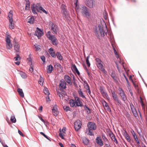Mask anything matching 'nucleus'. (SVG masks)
Listing matches in <instances>:
<instances>
[{
    "label": "nucleus",
    "mask_w": 147,
    "mask_h": 147,
    "mask_svg": "<svg viewBox=\"0 0 147 147\" xmlns=\"http://www.w3.org/2000/svg\"><path fill=\"white\" fill-rule=\"evenodd\" d=\"M73 0L77 12H81L84 17L88 18L91 16V13L90 9L86 6L83 5H79L78 3V0Z\"/></svg>",
    "instance_id": "obj_1"
},
{
    "label": "nucleus",
    "mask_w": 147,
    "mask_h": 147,
    "mask_svg": "<svg viewBox=\"0 0 147 147\" xmlns=\"http://www.w3.org/2000/svg\"><path fill=\"white\" fill-rule=\"evenodd\" d=\"M107 26L105 25V26H102L100 25L99 24L98 26L96 28L95 33L96 35L98 37L99 36V33H100L102 37H104L105 34L106 35L107 34Z\"/></svg>",
    "instance_id": "obj_2"
},
{
    "label": "nucleus",
    "mask_w": 147,
    "mask_h": 147,
    "mask_svg": "<svg viewBox=\"0 0 147 147\" xmlns=\"http://www.w3.org/2000/svg\"><path fill=\"white\" fill-rule=\"evenodd\" d=\"M87 126L88 129H86L87 134L91 136H94V134L93 131L96 129V124L93 122H89Z\"/></svg>",
    "instance_id": "obj_3"
},
{
    "label": "nucleus",
    "mask_w": 147,
    "mask_h": 147,
    "mask_svg": "<svg viewBox=\"0 0 147 147\" xmlns=\"http://www.w3.org/2000/svg\"><path fill=\"white\" fill-rule=\"evenodd\" d=\"M46 35L49 39L51 40L53 45L57 46L58 45V41L55 35L52 34L50 31H48Z\"/></svg>",
    "instance_id": "obj_4"
},
{
    "label": "nucleus",
    "mask_w": 147,
    "mask_h": 147,
    "mask_svg": "<svg viewBox=\"0 0 147 147\" xmlns=\"http://www.w3.org/2000/svg\"><path fill=\"white\" fill-rule=\"evenodd\" d=\"M13 17V12L10 11L8 14V19L9 20V28L12 29L14 28V24L13 23V20L12 18Z\"/></svg>",
    "instance_id": "obj_5"
},
{
    "label": "nucleus",
    "mask_w": 147,
    "mask_h": 147,
    "mask_svg": "<svg viewBox=\"0 0 147 147\" xmlns=\"http://www.w3.org/2000/svg\"><path fill=\"white\" fill-rule=\"evenodd\" d=\"M85 4L90 8H93L95 7V2L94 0H83Z\"/></svg>",
    "instance_id": "obj_6"
},
{
    "label": "nucleus",
    "mask_w": 147,
    "mask_h": 147,
    "mask_svg": "<svg viewBox=\"0 0 147 147\" xmlns=\"http://www.w3.org/2000/svg\"><path fill=\"white\" fill-rule=\"evenodd\" d=\"M85 4L90 8H93L95 7V2L94 0H83Z\"/></svg>",
    "instance_id": "obj_7"
},
{
    "label": "nucleus",
    "mask_w": 147,
    "mask_h": 147,
    "mask_svg": "<svg viewBox=\"0 0 147 147\" xmlns=\"http://www.w3.org/2000/svg\"><path fill=\"white\" fill-rule=\"evenodd\" d=\"M51 30L53 34H57L59 30V27L56 24L52 23L51 26Z\"/></svg>",
    "instance_id": "obj_8"
},
{
    "label": "nucleus",
    "mask_w": 147,
    "mask_h": 147,
    "mask_svg": "<svg viewBox=\"0 0 147 147\" xmlns=\"http://www.w3.org/2000/svg\"><path fill=\"white\" fill-rule=\"evenodd\" d=\"M61 12L64 15V16L65 18H67L69 14L67 12L66 5L63 4H62L61 6Z\"/></svg>",
    "instance_id": "obj_9"
},
{
    "label": "nucleus",
    "mask_w": 147,
    "mask_h": 147,
    "mask_svg": "<svg viewBox=\"0 0 147 147\" xmlns=\"http://www.w3.org/2000/svg\"><path fill=\"white\" fill-rule=\"evenodd\" d=\"M82 124L80 121L77 120L74 122V126L75 130L78 131L81 128Z\"/></svg>",
    "instance_id": "obj_10"
},
{
    "label": "nucleus",
    "mask_w": 147,
    "mask_h": 147,
    "mask_svg": "<svg viewBox=\"0 0 147 147\" xmlns=\"http://www.w3.org/2000/svg\"><path fill=\"white\" fill-rule=\"evenodd\" d=\"M75 101L76 106H77L82 107L83 106L82 102L78 97H75Z\"/></svg>",
    "instance_id": "obj_11"
},
{
    "label": "nucleus",
    "mask_w": 147,
    "mask_h": 147,
    "mask_svg": "<svg viewBox=\"0 0 147 147\" xmlns=\"http://www.w3.org/2000/svg\"><path fill=\"white\" fill-rule=\"evenodd\" d=\"M37 6V9H38V12L40 13H45L46 14H47L48 13V12L46 11L40 5H40L39 6Z\"/></svg>",
    "instance_id": "obj_12"
},
{
    "label": "nucleus",
    "mask_w": 147,
    "mask_h": 147,
    "mask_svg": "<svg viewBox=\"0 0 147 147\" xmlns=\"http://www.w3.org/2000/svg\"><path fill=\"white\" fill-rule=\"evenodd\" d=\"M40 5V3H37L35 5L33 6L32 7V13L34 14H37V12H38V9H37V6H39Z\"/></svg>",
    "instance_id": "obj_13"
},
{
    "label": "nucleus",
    "mask_w": 147,
    "mask_h": 147,
    "mask_svg": "<svg viewBox=\"0 0 147 147\" xmlns=\"http://www.w3.org/2000/svg\"><path fill=\"white\" fill-rule=\"evenodd\" d=\"M34 34L38 37L41 36L43 34V32L38 28H37Z\"/></svg>",
    "instance_id": "obj_14"
},
{
    "label": "nucleus",
    "mask_w": 147,
    "mask_h": 147,
    "mask_svg": "<svg viewBox=\"0 0 147 147\" xmlns=\"http://www.w3.org/2000/svg\"><path fill=\"white\" fill-rule=\"evenodd\" d=\"M52 110L53 115L55 116H57L59 113L58 111L57 106L56 105L54 106L53 108L52 109Z\"/></svg>",
    "instance_id": "obj_15"
},
{
    "label": "nucleus",
    "mask_w": 147,
    "mask_h": 147,
    "mask_svg": "<svg viewBox=\"0 0 147 147\" xmlns=\"http://www.w3.org/2000/svg\"><path fill=\"white\" fill-rule=\"evenodd\" d=\"M109 134L112 140L115 142L116 144H118V142L116 138H115V135L113 132L111 131Z\"/></svg>",
    "instance_id": "obj_16"
},
{
    "label": "nucleus",
    "mask_w": 147,
    "mask_h": 147,
    "mask_svg": "<svg viewBox=\"0 0 147 147\" xmlns=\"http://www.w3.org/2000/svg\"><path fill=\"white\" fill-rule=\"evenodd\" d=\"M111 93L112 94V96L113 99L115 100L119 104H121V102L118 99L117 96L115 92L114 91H111Z\"/></svg>",
    "instance_id": "obj_17"
},
{
    "label": "nucleus",
    "mask_w": 147,
    "mask_h": 147,
    "mask_svg": "<svg viewBox=\"0 0 147 147\" xmlns=\"http://www.w3.org/2000/svg\"><path fill=\"white\" fill-rule=\"evenodd\" d=\"M64 79L67 83L71 85H72V82L71 81V78L69 76L65 75L64 77Z\"/></svg>",
    "instance_id": "obj_18"
},
{
    "label": "nucleus",
    "mask_w": 147,
    "mask_h": 147,
    "mask_svg": "<svg viewBox=\"0 0 147 147\" xmlns=\"http://www.w3.org/2000/svg\"><path fill=\"white\" fill-rule=\"evenodd\" d=\"M71 68L74 72L75 71L78 76L80 75V72L75 64H74L72 65Z\"/></svg>",
    "instance_id": "obj_19"
},
{
    "label": "nucleus",
    "mask_w": 147,
    "mask_h": 147,
    "mask_svg": "<svg viewBox=\"0 0 147 147\" xmlns=\"http://www.w3.org/2000/svg\"><path fill=\"white\" fill-rule=\"evenodd\" d=\"M78 92L80 96L84 98H86L85 96L84 95V93L82 91V89H81L79 88L78 90Z\"/></svg>",
    "instance_id": "obj_20"
},
{
    "label": "nucleus",
    "mask_w": 147,
    "mask_h": 147,
    "mask_svg": "<svg viewBox=\"0 0 147 147\" xmlns=\"http://www.w3.org/2000/svg\"><path fill=\"white\" fill-rule=\"evenodd\" d=\"M119 94L122 100L124 101H125L127 99V97L125 92L119 93Z\"/></svg>",
    "instance_id": "obj_21"
},
{
    "label": "nucleus",
    "mask_w": 147,
    "mask_h": 147,
    "mask_svg": "<svg viewBox=\"0 0 147 147\" xmlns=\"http://www.w3.org/2000/svg\"><path fill=\"white\" fill-rule=\"evenodd\" d=\"M96 141L97 143L100 146H102L103 145V143L102 141L98 137H97L96 139Z\"/></svg>",
    "instance_id": "obj_22"
},
{
    "label": "nucleus",
    "mask_w": 147,
    "mask_h": 147,
    "mask_svg": "<svg viewBox=\"0 0 147 147\" xmlns=\"http://www.w3.org/2000/svg\"><path fill=\"white\" fill-rule=\"evenodd\" d=\"M95 61L97 62V65L98 67H100V66H102V64L101 63L102 61L99 58H96Z\"/></svg>",
    "instance_id": "obj_23"
},
{
    "label": "nucleus",
    "mask_w": 147,
    "mask_h": 147,
    "mask_svg": "<svg viewBox=\"0 0 147 147\" xmlns=\"http://www.w3.org/2000/svg\"><path fill=\"white\" fill-rule=\"evenodd\" d=\"M20 46L18 42H16L14 45V49L17 52H19L20 49Z\"/></svg>",
    "instance_id": "obj_24"
},
{
    "label": "nucleus",
    "mask_w": 147,
    "mask_h": 147,
    "mask_svg": "<svg viewBox=\"0 0 147 147\" xmlns=\"http://www.w3.org/2000/svg\"><path fill=\"white\" fill-rule=\"evenodd\" d=\"M53 69V67L51 65H50L47 67V72L48 73H51Z\"/></svg>",
    "instance_id": "obj_25"
},
{
    "label": "nucleus",
    "mask_w": 147,
    "mask_h": 147,
    "mask_svg": "<svg viewBox=\"0 0 147 147\" xmlns=\"http://www.w3.org/2000/svg\"><path fill=\"white\" fill-rule=\"evenodd\" d=\"M66 83L65 81L62 82L59 84V86L62 89H65L66 88Z\"/></svg>",
    "instance_id": "obj_26"
},
{
    "label": "nucleus",
    "mask_w": 147,
    "mask_h": 147,
    "mask_svg": "<svg viewBox=\"0 0 147 147\" xmlns=\"http://www.w3.org/2000/svg\"><path fill=\"white\" fill-rule=\"evenodd\" d=\"M17 92L20 96L22 97L24 96V94L22 89L19 88L17 89Z\"/></svg>",
    "instance_id": "obj_27"
},
{
    "label": "nucleus",
    "mask_w": 147,
    "mask_h": 147,
    "mask_svg": "<svg viewBox=\"0 0 147 147\" xmlns=\"http://www.w3.org/2000/svg\"><path fill=\"white\" fill-rule=\"evenodd\" d=\"M56 56L57 58L60 60L61 61L63 59V57L59 52H57L56 53Z\"/></svg>",
    "instance_id": "obj_28"
},
{
    "label": "nucleus",
    "mask_w": 147,
    "mask_h": 147,
    "mask_svg": "<svg viewBox=\"0 0 147 147\" xmlns=\"http://www.w3.org/2000/svg\"><path fill=\"white\" fill-rule=\"evenodd\" d=\"M19 74L22 78L25 79L27 78L26 75L24 72L22 71H20Z\"/></svg>",
    "instance_id": "obj_29"
},
{
    "label": "nucleus",
    "mask_w": 147,
    "mask_h": 147,
    "mask_svg": "<svg viewBox=\"0 0 147 147\" xmlns=\"http://www.w3.org/2000/svg\"><path fill=\"white\" fill-rule=\"evenodd\" d=\"M111 76L116 82H118V78L117 77L115 74H113V73H112L111 74Z\"/></svg>",
    "instance_id": "obj_30"
},
{
    "label": "nucleus",
    "mask_w": 147,
    "mask_h": 147,
    "mask_svg": "<svg viewBox=\"0 0 147 147\" xmlns=\"http://www.w3.org/2000/svg\"><path fill=\"white\" fill-rule=\"evenodd\" d=\"M83 143L85 145H87L89 143L88 140L86 138H84L82 139Z\"/></svg>",
    "instance_id": "obj_31"
},
{
    "label": "nucleus",
    "mask_w": 147,
    "mask_h": 147,
    "mask_svg": "<svg viewBox=\"0 0 147 147\" xmlns=\"http://www.w3.org/2000/svg\"><path fill=\"white\" fill-rule=\"evenodd\" d=\"M34 18L33 17H31L29 19L28 21V22L30 24H33L34 23Z\"/></svg>",
    "instance_id": "obj_32"
},
{
    "label": "nucleus",
    "mask_w": 147,
    "mask_h": 147,
    "mask_svg": "<svg viewBox=\"0 0 147 147\" xmlns=\"http://www.w3.org/2000/svg\"><path fill=\"white\" fill-rule=\"evenodd\" d=\"M75 102L73 99H71L69 101V104L71 107H74L75 105Z\"/></svg>",
    "instance_id": "obj_33"
},
{
    "label": "nucleus",
    "mask_w": 147,
    "mask_h": 147,
    "mask_svg": "<svg viewBox=\"0 0 147 147\" xmlns=\"http://www.w3.org/2000/svg\"><path fill=\"white\" fill-rule=\"evenodd\" d=\"M10 120L12 123H15L16 122V119L14 116L13 115L11 116L10 119Z\"/></svg>",
    "instance_id": "obj_34"
},
{
    "label": "nucleus",
    "mask_w": 147,
    "mask_h": 147,
    "mask_svg": "<svg viewBox=\"0 0 147 147\" xmlns=\"http://www.w3.org/2000/svg\"><path fill=\"white\" fill-rule=\"evenodd\" d=\"M43 91L44 93L46 95H49L50 94L48 89L47 88H45L43 90Z\"/></svg>",
    "instance_id": "obj_35"
},
{
    "label": "nucleus",
    "mask_w": 147,
    "mask_h": 147,
    "mask_svg": "<svg viewBox=\"0 0 147 147\" xmlns=\"http://www.w3.org/2000/svg\"><path fill=\"white\" fill-rule=\"evenodd\" d=\"M98 68L103 72V73L105 74L106 73H107V71L105 70V69L103 68V65H102V66H100V67H98Z\"/></svg>",
    "instance_id": "obj_36"
},
{
    "label": "nucleus",
    "mask_w": 147,
    "mask_h": 147,
    "mask_svg": "<svg viewBox=\"0 0 147 147\" xmlns=\"http://www.w3.org/2000/svg\"><path fill=\"white\" fill-rule=\"evenodd\" d=\"M6 47L7 49H10L12 47V45L11 43H7Z\"/></svg>",
    "instance_id": "obj_37"
},
{
    "label": "nucleus",
    "mask_w": 147,
    "mask_h": 147,
    "mask_svg": "<svg viewBox=\"0 0 147 147\" xmlns=\"http://www.w3.org/2000/svg\"><path fill=\"white\" fill-rule=\"evenodd\" d=\"M100 90L101 94L106 92L105 89L103 87H100Z\"/></svg>",
    "instance_id": "obj_38"
},
{
    "label": "nucleus",
    "mask_w": 147,
    "mask_h": 147,
    "mask_svg": "<svg viewBox=\"0 0 147 147\" xmlns=\"http://www.w3.org/2000/svg\"><path fill=\"white\" fill-rule=\"evenodd\" d=\"M84 107L85 110L88 113H90V108H88L87 106L86 105H84Z\"/></svg>",
    "instance_id": "obj_39"
},
{
    "label": "nucleus",
    "mask_w": 147,
    "mask_h": 147,
    "mask_svg": "<svg viewBox=\"0 0 147 147\" xmlns=\"http://www.w3.org/2000/svg\"><path fill=\"white\" fill-rule=\"evenodd\" d=\"M16 56L14 58V59H15V61H17L18 60V59H20V57L19 55V53L18 52H16Z\"/></svg>",
    "instance_id": "obj_40"
},
{
    "label": "nucleus",
    "mask_w": 147,
    "mask_h": 147,
    "mask_svg": "<svg viewBox=\"0 0 147 147\" xmlns=\"http://www.w3.org/2000/svg\"><path fill=\"white\" fill-rule=\"evenodd\" d=\"M102 94V96L104 98H106L107 99H108V98H109V97L108 94H107V93L106 92H104V93Z\"/></svg>",
    "instance_id": "obj_41"
},
{
    "label": "nucleus",
    "mask_w": 147,
    "mask_h": 147,
    "mask_svg": "<svg viewBox=\"0 0 147 147\" xmlns=\"http://www.w3.org/2000/svg\"><path fill=\"white\" fill-rule=\"evenodd\" d=\"M57 95L59 96L61 98H63V94L61 93L60 92H59V90H57Z\"/></svg>",
    "instance_id": "obj_42"
},
{
    "label": "nucleus",
    "mask_w": 147,
    "mask_h": 147,
    "mask_svg": "<svg viewBox=\"0 0 147 147\" xmlns=\"http://www.w3.org/2000/svg\"><path fill=\"white\" fill-rule=\"evenodd\" d=\"M125 137L128 142H131V139L128 134L126 136H125Z\"/></svg>",
    "instance_id": "obj_43"
},
{
    "label": "nucleus",
    "mask_w": 147,
    "mask_h": 147,
    "mask_svg": "<svg viewBox=\"0 0 147 147\" xmlns=\"http://www.w3.org/2000/svg\"><path fill=\"white\" fill-rule=\"evenodd\" d=\"M9 35H8L6 39V42L7 43H11V40L9 37Z\"/></svg>",
    "instance_id": "obj_44"
},
{
    "label": "nucleus",
    "mask_w": 147,
    "mask_h": 147,
    "mask_svg": "<svg viewBox=\"0 0 147 147\" xmlns=\"http://www.w3.org/2000/svg\"><path fill=\"white\" fill-rule=\"evenodd\" d=\"M30 5L29 3H26L25 7V10H28L30 8Z\"/></svg>",
    "instance_id": "obj_45"
},
{
    "label": "nucleus",
    "mask_w": 147,
    "mask_h": 147,
    "mask_svg": "<svg viewBox=\"0 0 147 147\" xmlns=\"http://www.w3.org/2000/svg\"><path fill=\"white\" fill-rule=\"evenodd\" d=\"M44 82L43 78L41 77L40 79L38 81V82L40 85H42Z\"/></svg>",
    "instance_id": "obj_46"
},
{
    "label": "nucleus",
    "mask_w": 147,
    "mask_h": 147,
    "mask_svg": "<svg viewBox=\"0 0 147 147\" xmlns=\"http://www.w3.org/2000/svg\"><path fill=\"white\" fill-rule=\"evenodd\" d=\"M64 109L66 111H70V107L68 106H65L63 107Z\"/></svg>",
    "instance_id": "obj_47"
},
{
    "label": "nucleus",
    "mask_w": 147,
    "mask_h": 147,
    "mask_svg": "<svg viewBox=\"0 0 147 147\" xmlns=\"http://www.w3.org/2000/svg\"><path fill=\"white\" fill-rule=\"evenodd\" d=\"M50 54L52 57H55L56 56V54H55V52L54 51L50 52Z\"/></svg>",
    "instance_id": "obj_48"
},
{
    "label": "nucleus",
    "mask_w": 147,
    "mask_h": 147,
    "mask_svg": "<svg viewBox=\"0 0 147 147\" xmlns=\"http://www.w3.org/2000/svg\"><path fill=\"white\" fill-rule=\"evenodd\" d=\"M40 134L43 135L48 140H49L50 141H51V140L49 139V138L45 134L43 133V132H40Z\"/></svg>",
    "instance_id": "obj_49"
},
{
    "label": "nucleus",
    "mask_w": 147,
    "mask_h": 147,
    "mask_svg": "<svg viewBox=\"0 0 147 147\" xmlns=\"http://www.w3.org/2000/svg\"><path fill=\"white\" fill-rule=\"evenodd\" d=\"M103 105L105 107H108L109 105L107 102L105 101H104L103 102Z\"/></svg>",
    "instance_id": "obj_50"
},
{
    "label": "nucleus",
    "mask_w": 147,
    "mask_h": 147,
    "mask_svg": "<svg viewBox=\"0 0 147 147\" xmlns=\"http://www.w3.org/2000/svg\"><path fill=\"white\" fill-rule=\"evenodd\" d=\"M40 58L43 61V63H45V57L44 56H41L40 57Z\"/></svg>",
    "instance_id": "obj_51"
},
{
    "label": "nucleus",
    "mask_w": 147,
    "mask_h": 147,
    "mask_svg": "<svg viewBox=\"0 0 147 147\" xmlns=\"http://www.w3.org/2000/svg\"><path fill=\"white\" fill-rule=\"evenodd\" d=\"M87 74L88 75V76L90 79V80L92 79L93 78L92 74L91 73L89 72L87 73Z\"/></svg>",
    "instance_id": "obj_52"
},
{
    "label": "nucleus",
    "mask_w": 147,
    "mask_h": 147,
    "mask_svg": "<svg viewBox=\"0 0 147 147\" xmlns=\"http://www.w3.org/2000/svg\"><path fill=\"white\" fill-rule=\"evenodd\" d=\"M84 88L87 90L90 89L89 86L87 83H86V84L84 86Z\"/></svg>",
    "instance_id": "obj_53"
},
{
    "label": "nucleus",
    "mask_w": 147,
    "mask_h": 147,
    "mask_svg": "<svg viewBox=\"0 0 147 147\" xmlns=\"http://www.w3.org/2000/svg\"><path fill=\"white\" fill-rule=\"evenodd\" d=\"M131 133L134 139H136V138H138L135 133L133 130L132 132H131Z\"/></svg>",
    "instance_id": "obj_54"
},
{
    "label": "nucleus",
    "mask_w": 147,
    "mask_h": 147,
    "mask_svg": "<svg viewBox=\"0 0 147 147\" xmlns=\"http://www.w3.org/2000/svg\"><path fill=\"white\" fill-rule=\"evenodd\" d=\"M102 137L103 139L104 140V141L106 142L107 141H108V139L105 136V135L104 134H103L102 135Z\"/></svg>",
    "instance_id": "obj_55"
},
{
    "label": "nucleus",
    "mask_w": 147,
    "mask_h": 147,
    "mask_svg": "<svg viewBox=\"0 0 147 147\" xmlns=\"http://www.w3.org/2000/svg\"><path fill=\"white\" fill-rule=\"evenodd\" d=\"M59 131H60V133H59V136L62 139H64V138L63 137V135L62 134V133L61 132V129H59Z\"/></svg>",
    "instance_id": "obj_56"
},
{
    "label": "nucleus",
    "mask_w": 147,
    "mask_h": 147,
    "mask_svg": "<svg viewBox=\"0 0 147 147\" xmlns=\"http://www.w3.org/2000/svg\"><path fill=\"white\" fill-rule=\"evenodd\" d=\"M54 66L55 68H56V67H60L61 66V65L59 63H55V65H54Z\"/></svg>",
    "instance_id": "obj_57"
},
{
    "label": "nucleus",
    "mask_w": 147,
    "mask_h": 147,
    "mask_svg": "<svg viewBox=\"0 0 147 147\" xmlns=\"http://www.w3.org/2000/svg\"><path fill=\"white\" fill-rule=\"evenodd\" d=\"M29 62L31 63V65H32V59L31 57H29L27 59Z\"/></svg>",
    "instance_id": "obj_58"
},
{
    "label": "nucleus",
    "mask_w": 147,
    "mask_h": 147,
    "mask_svg": "<svg viewBox=\"0 0 147 147\" xmlns=\"http://www.w3.org/2000/svg\"><path fill=\"white\" fill-rule=\"evenodd\" d=\"M34 46L35 47V48H36V51H38L40 49V48L39 47V45H38L37 44L35 45Z\"/></svg>",
    "instance_id": "obj_59"
},
{
    "label": "nucleus",
    "mask_w": 147,
    "mask_h": 147,
    "mask_svg": "<svg viewBox=\"0 0 147 147\" xmlns=\"http://www.w3.org/2000/svg\"><path fill=\"white\" fill-rule=\"evenodd\" d=\"M130 106L131 109L132 111L133 112V109L135 110V109L134 108V106L132 103L130 104Z\"/></svg>",
    "instance_id": "obj_60"
},
{
    "label": "nucleus",
    "mask_w": 147,
    "mask_h": 147,
    "mask_svg": "<svg viewBox=\"0 0 147 147\" xmlns=\"http://www.w3.org/2000/svg\"><path fill=\"white\" fill-rule=\"evenodd\" d=\"M118 90L119 92V93L121 92L122 93L124 92V90L121 88L120 87L119 88Z\"/></svg>",
    "instance_id": "obj_61"
},
{
    "label": "nucleus",
    "mask_w": 147,
    "mask_h": 147,
    "mask_svg": "<svg viewBox=\"0 0 147 147\" xmlns=\"http://www.w3.org/2000/svg\"><path fill=\"white\" fill-rule=\"evenodd\" d=\"M129 92L130 93V94H131V96L133 98H134V95H133V93H132V92L131 90V89H130L129 90Z\"/></svg>",
    "instance_id": "obj_62"
},
{
    "label": "nucleus",
    "mask_w": 147,
    "mask_h": 147,
    "mask_svg": "<svg viewBox=\"0 0 147 147\" xmlns=\"http://www.w3.org/2000/svg\"><path fill=\"white\" fill-rule=\"evenodd\" d=\"M60 90V91H61L60 92H61V93H62L64 95L65 94V91L63 89H61Z\"/></svg>",
    "instance_id": "obj_63"
},
{
    "label": "nucleus",
    "mask_w": 147,
    "mask_h": 147,
    "mask_svg": "<svg viewBox=\"0 0 147 147\" xmlns=\"http://www.w3.org/2000/svg\"><path fill=\"white\" fill-rule=\"evenodd\" d=\"M66 130V128L65 127H63L62 129V132L63 133H65Z\"/></svg>",
    "instance_id": "obj_64"
}]
</instances>
